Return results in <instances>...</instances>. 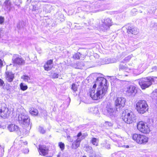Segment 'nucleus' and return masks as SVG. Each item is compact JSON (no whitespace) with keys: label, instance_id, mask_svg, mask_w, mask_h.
<instances>
[{"label":"nucleus","instance_id":"1","mask_svg":"<svg viewBox=\"0 0 157 157\" xmlns=\"http://www.w3.org/2000/svg\"><path fill=\"white\" fill-rule=\"evenodd\" d=\"M108 87L105 78L101 77L98 78L92 88L90 89V97L94 100L102 98L106 93Z\"/></svg>","mask_w":157,"mask_h":157},{"label":"nucleus","instance_id":"2","mask_svg":"<svg viewBox=\"0 0 157 157\" xmlns=\"http://www.w3.org/2000/svg\"><path fill=\"white\" fill-rule=\"evenodd\" d=\"M122 118L126 123L130 124L136 120V115L131 110L125 109L123 111L122 114Z\"/></svg>","mask_w":157,"mask_h":157},{"label":"nucleus","instance_id":"3","mask_svg":"<svg viewBox=\"0 0 157 157\" xmlns=\"http://www.w3.org/2000/svg\"><path fill=\"white\" fill-rule=\"evenodd\" d=\"M136 108L139 113L143 114L148 109V105L145 101L144 100H139L136 103Z\"/></svg>","mask_w":157,"mask_h":157},{"label":"nucleus","instance_id":"4","mask_svg":"<svg viewBox=\"0 0 157 157\" xmlns=\"http://www.w3.org/2000/svg\"><path fill=\"white\" fill-rule=\"evenodd\" d=\"M154 79L153 78L150 77L142 78L139 80V83L141 89L144 90L152 85Z\"/></svg>","mask_w":157,"mask_h":157},{"label":"nucleus","instance_id":"5","mask_svg":"<svg viewBox=\"0 0 157 157\" xmlns=\"http://www.w3.org/2000/svg\"><path fill=\"white\" fill-rule=\"evenodd\" d=\"M137 127L139 131L144 133H148L150 131L149 124L142 121L139 122L137 124Z\"/></svg>","mask_w":157,"mask_h":157},{"label":"nucleus","instance_id":"6","mask_svg":"<svg viewBox=\"0 0 157 157\" xmlns=\"http://www.w3.org/2000/svg\"><path fill=\"white\" fill-rule=\"evenodd\" d=\"M132 139L140 144H145L148 140V138L147 136L137 134H134L132 136Z\"/></svg>","mask_w":157,"mask_h":157},{"label":"nucleus","instance_id":"7","mask_svg":"<svg viewBox=\"0 0 157 157\" xmlns=\"http://www.w3.org/2000/svg\"><path fill=\"white\" fill-rule=\"evenodd\" d=\"M111 20L109 18H105L101 20L102 23L100 24L99 28L103 31H105L108 29L112 25Z\"/></svg>","mask_w":157,"mask_h":157},{"label":"nucleus","instance_id":"8","mask_svg":"<svg viewBox=\"0 0 157 157\" xmlns=\"http://www.w3.org/2000/svg\"><path fill=\"white\" fill-rule=\"evenodd\" d=\"M126 100L123 97H118L115 100V108L117 111H119L124 106Z\"/></svg>","mask_w":157,"mask_h":157},{"label":"nucleus","instance_id":"9","mask_svg":"<svg viewBox=\"0 0 157 157\" xmlns=\"http://www.w3.org/2000/svg\"><path fill=\"white\" fill-rule=\"evenodd\" d=\"M19 123L25 125H29L30 123V119L29 117L25 113L20 114L18 117Z\"/></svg>","mask_w":157,"mask_h":157},{"label":"nucleus","instance_id":"10","mask_svg":"<svg viewBox=\"0 0 157 157\" xmlns=\"http://www.w3.org/2000/svg\"><path fill=\"white\" fill-rule=\"evenodd\" d=\"M12 60L14 63V64L13 65V66H14L15 65H22L25 63V61L18 55H14L12 57Z\"/></svg>","mask_w":157,"mask_h":157},{"label":"nucleus","instance_id":"11","mask_svg":"<svg viewBox=\"0 0 157 157\" xmlns=\"http://www.w3.org/2000/svg\"><path fill=\"white\" fill-rule=\"evenodd\" d=\"M0 113L1 116L4 118H6L9 116L10 111L9 110L5 103L2 104L0 108Z\"/></svg>","mask_w":157,"mask_h":157},{"label":"nucleus","instance_id":"12","mask_svg":"<svg viewBox=\"0 0 157 157\" xmlns=\"http://www.w3.org/2000/svg\"><path fill=\"white\" fill-rule=\"evenodd\" d=\"M127 32L129 34L136 35L138 33L137 28L131 25L128 24L126 25Z\"/></svg>","mask_w":157,"mask_h":157},{"label":"nucleus","instance_id":"13","mask_svg":"<svg viewBox=\"0 0 157 157\" xmlns=\"http://www.w3.org/2000/svg\"><path fill=\"white\" fill-rule=\"evenodd\" d=\"M114 109L113 108L112 104L110 102L107 103L105 109L104 111V114L112 115L114 112Z\"/></svg>","mask_w":157,"mask_h":157},{"label":"nucleus","instance_id":"14","mask_svg":"<svg viewBox=\"0 0 157 157\" xmlns=\"http://www.w3.org/2000/svg\"><path fill=\"white\" fill-rule=\"evenodd\" d=\"M38 149L40 155L45 156L48 154V148L45 145H40Z\"/></svg>","mask_w":157,"mask_h":157},{"label":"nucleus","instance_id":"15","mask_svg":"<svg viewBox=\"0 0 157 157\" xmlns=\"http://www.w3.org/2000/svg\"><path fill=\"white\" fill-rule=\"evenodd\" d=\"M126 92L129 96L134 95V94L137 92V90L134 86L131 85L127 87Z\"/></svg>","mask_w":157,"mask_h":157},{"label":"nucleus","instance_id":"16","mask_svg":"<svg viewBox=\"0 0 157 157\" xmlns=\"http://www.w3.org/2000/svg\"><path fill=\"white\" fill-rule=\"evenodd\" d=\"M8 130L10 132H17L19 130V128L18 126L14 124H11L7 126Z\"/></svg>","mask_w":157,"mask_h":157},{"label":"nucleus","instance_id":"17","mask_svg":"<svg viewBox=\"0 0 157 157\" xmlns=\"http://www.w3.org/2000/svg\"><path fill=\"white\" fill-rule=\"evenodd\" d=\"M53 60L50 59L47 61L44 65V69H52L53 67Z\"/></svg>","mask_w":157,"mask_h":157},{"label":"nucleus","instance_id":"18","mask_svg":"<svg viewBox=\"0 0 157 157\" xmlns=\"http://www.w3.org/2000/svg\"><path fill=\"white\" fill-rule=\"evenodd\" d=\"M6 79L9 82H11L13 80L14 77V74L12 73L6 71Z\"/></svg>","mask_w":157,"mask_h":157},{"label":"nucleus","instance_id":"19","mask_svg":"<svg viewBox=\"0 0 157 157\" xmlns=\"http://www.w3.org/2000/svg\"><path fill=\"white\" fill-rule=\"evenodd\" d=\"M121 140H116L115 141L117 143L118 146L119 147H123L124 148H128L129 146L128 145H124V142L121 140L122 139L121 138H120Z\"/></svg>","mask_w":157,"mask_h":157},{"label":"nucleus","instance_id":"20","mask_svg":"<svg viewBox=\"0 0 157 157\" xmlns=\"http://www.w3.org/2000/svg\"><path fill=\"white\" fill-rule=\"evenodd\" d=\"M116 60L115 59H111L110 58L106 57L103 59V63L105 64L115 62Z\"/></svg>","mask_w":157,"mask_h":157},{"label":"nucleus","instance_id":"21","mask_svg":"<svg viewBox=\"0 0 157 157\" xmlns=\"http://www.w3.org/2000/svg\"><path fill=\"white\" fill-rule=\"evenodd\" d=\"M87 135L86 133L82 134L81 132H79L77 135V139H78L79 141L81 142V140L84 139Z\"/></svg>","mask_w":157,"mask_h":157},{"label":"nucleus","instance_id":"22","mask_svg":"<svg viewBox=\"0 0 157 157\" xmlns=\"http://www.w3.org/2000/svg\"><path fill=\"white\" fill-rule=\"evenodd\" d=\"M80 143V142L79 141L78 139H77L72 143L71 146L72 148L74 149H76L79 146Z\"/></svg>","mask_w":157,"mask_h":157},{"label":"nucleus","instance_id":"23","mask_svg":"<svg viewBox=\"0 0 157 157\" xmlns=\"http://www.w3.org/2000/svg\"><path fill=\"white\" fill-rule=\"evenodd\" d=\"M29 112L32 115L34 116L37 115L38 113V110L33 108H31L29 110Z\"/></svg>","mask_w":157,"mask_h":157},{"label":"nucleus","instance_id":"24","mask_svg":"<svg viewBox=\"0 0 157 157\" xmlns=\"http://www.w3.org/2000/svg\"><path fill=\"white\" fill-rule=\"evenodd\" d=\"M89 112L93 114H97L98 112V108L96 107L90 108L88 109Z\"/></svg>","mask_w":157,"mask_h":157},{"label":"nucleus","instance_id":"25","mask_svg":"<svg viewBox=\"0 0 157 157\" xmlns=\"http://www.w3.org/2000/svg\"><path fill=\"white\" fill-rule=\"evenodd\" d=\"M4 3L7 6V7L9 8V9L14 7V6H13V4L9 0H6L5 2Z\"/></svg>","mask_w":157,"mask_h":157},{"label":"nucleus","instance_id":"26","mask_svg":"<svg viewBox=\"0 0 157 157\" xmlns=\"http://www.w3.org/2000/svg\"><path fill=\"white\" fill-rule=\"evenodd\" d=\"M21 89L23 91L25 90L28 88L27 86L23 83H21L20 85Z\"/></svg>","mask_w":157,"mask_h":157},{"label":"nucleus","instance_id":"27","mask_svg":"<svg viewBox=\"0 0 157 157\" xmlns=\"http://www.w3.org/2000/svg\"><path fill=\"white\" fill-rule=\"evenodd\" d=\"M82 55L79 52H78L74 54L73 56V58L75 59H80V57Z\"/></svg>","mask_w":157,"mask_h":157},{"label":"nucleus","instance_id":"28","mask_svg":"<svg viewBox=\"0 0 157 157\" xmlns=\"http://www.w3.org/2000/svg\"><path fill=\"white\" fill-rule=\"evenodd\" d=\"M21 78L24 80V81L28 82L29 83V81L30 80V78L28 76L26 75H23L21 76Z\"/></svg>","mask_w":157,"mask_h":157},{"label":"nucleus","instance_id":"29","mask_svg":"<svg viewBox=\"0 0 157 157\" xmlns=\"http://www.w3.org/2000/svg\"><path fill=\"white\" fill-rule=\"evenodd\" d=\"M91 142L93 144L95 145L96 146H98V141L96 138H93L91 139Z\"/></svg>","mask_w":157,"mask_h":157},{"label":"nucleus","instance_id":"30","mask_svg":"<svg viewBox=\"0 0 157 157\" xmlns=\"http://www.w3.org/2000/svg\"><path fill=\"white\" fill-rule=\"evenodd\" d=\"M12 2L15 5V6H18L21 3L20 0H13Z\"/></svg>","mask_w":157,"mask_h":157},{"label":"nucleus","instance_id":"31","mask_svg":"<svg viewBox=\"0 0 157 157\" xmlns=\"http://www.w3.org/2000/svg\"><path fill=\"white\" fill-rule=\"evenodd\" d=\"M58 74L57 73H52L49 76L51 78H58Z\"/></svg>","mask_w":157,"mask_h":157},{"label":"nucleus","instance_id":"32","mask_svg":"<svg viewBox=\"0 0 157 157\" xmlns=\"http://www.w3.org/2000/svg\"><path fill=\"white\" fill-rule=\"evenodd\" d=\"M39 7L40 6V3H37V4L36 5H33V11H36L37 10H38L39 9Z\"/></svg>","mask_w":157,"mask_h":157},{"label":"nucleus","instance_id":"33","mask_svg":"<svg viewBox=\"0 0 157 157\" xmlns=\"http://www.w3.org/2000/svg\"><path fill=\"white\" fill-rule=\"evenodd\" d=\"M151 96L152 99H156L157 98V92H153L151 94Z\"/></svg>","mask_w":157,"mask_h":157},{"label":"nucleus","instance_id":"34","mask_svg":"<svg viewBox=\"0 0 157 157\" xmlns=\"http://www.w3.org/2000/svg\"><path fill=\"white\" fill-rule=\"evenodd\" d=\"M132 55H130L128 56L125 57L124 59V61L126 62H128L129 61V60L131 59V58L132 57Z\"/></svg>","mask_w":157,"mask_h":157},{"label":"nucleus","instance_id":"35","mask_svg":"<svg viewBox=\"0 0 157 157\" xmlns=\"http://www.w3.org/2000/svg\"><path fill=\"white\" fill-rule=\"evenodd\" d=\"M38 129L39 131L41 133L44 134L45 132V130L44 129V128L42 127L39 126Z\"/></svg>","mask_w":157,"mask_h":157},{"label":"nucleus","instance_id":"36","mask_svg":"<svg viewBox=\"0 0 157 157\" xmlns=\"http://www.w3.org/2000/svg\"><path fill=\"white\" fill-rule=\"evenodd\" d=\"M59 145L61 150H63L64 149L65 145L64 143L62 142H59Z\"/></svg>","mask_w":157,"mask_h":157},{"label":"nucleus","instance_id":"37","mask_svg":"<svg viewBox=\"0 0 157 157\" xmlns=\"http://www.w3.org/2000/svg\"><path fill=\"white\" fill-rule=\"evenodd\" d=\"M134 73L136 75H138L142 73V71H140L139 69H134Z\"/></svg>","mask_w":157,"mask_h":157},{"label":"nucleus","instance_id":"38","mask_svg":"<svg viewBox=\"0 0 157 157\" xmlns=\"http://www.w3.org/2000/svg\"><path fill=\"white\" fill-rule=\"evenodd\" d=\"M77 86L75 84H73L72 85L71 89L74 92H75L77 90Z\"/></svg>","mask_w":157,"mask_h":157},{"label":"nucleus","instance_id":"39","mask_svg":"<svg viewBox=\"0 0 157 157\" xmlns=\"http://www.w3.org/2000/svg\"><path fill=\"white\" fill-rule=\"evenodd\" d=\"M112 125L111 123L109 122H105V126L106 127L111 126Z\"/></svg>","mask_w":157,"mask_h":157},{"label":"nucleus","instance_id":"40","mask_svg":"<svg viewBox=\"0 0 157 157\" xmlns=\"http://www.w3.org/2000/svg\"><path fill=\"white\" fill-rule=\"evenodd\" d=\"M123 62H121V63L120 64V69H126V67L125 65H124L123 64H122V63L123 64Z\"/></svg>","mask_w":157,"mask_h":157},{"label":"nucleus","instance_id":"41","mask_svg":"<svg viewBox=\"0 0 157 157\" xmlns=\"http://www.w3.org/2000/svg\"><path fill=\"white\" fill-rule=\"evenodd\" d=\"M5 85V84L3 80L0 78V86H3Z\"/></svg>","mask_w":157,"mask_h":157},{"label":"nucleus","instance_id":"42","mask_svg":"<svg viewBox=\"0 0 157 157\" xmlns=\"http://www.w3.org/2000/svg\"><path fill=\"white\" fill-rule=\"evenodd\" d=\"M85 65L84 63L83 62H80L79 63L77 64L78 66H79L81 67Z\"/></svg>","mask_w":157,"mask_h":157},{"label":"nucleus","instance_id":"43","mask_svg":"<svg viewBox=\"0 0 157 157\" xmlns=\"http://www.w3.org/2000/svg\"><path fill=\"white\" fill-rule=\"evenodd\" d=\"M4 20V18L2 16H0V24H2L3 23Z\"/></svg>","mask_w":157,"mask_h":157},{"label":"nucleus","instance_id":"44","mask_svg":"<svg viewBox=\"0 0 157 157\" xmlns=\"http://www.w3.org/2000/svg\"><path fill=\"white\" fill-rule=\"evenodd\" d=\"M90 157H98V155L95 153H92L90 155Z\"/></svg>","mask_w":157,"mask_h":157},{"label":"nucleus","instance_id":"45","mask_svg":"<svg viewBox=\"0 0 157 157\" xmlns=\"http://www.w3.org/2000/svg\"><path fill=\"white\" fill-rule=\"evenodd\" d=\"M103 146L108 149H109L110 148V145L108 144H107V143L106 144L104 145Z\"/></svg>","mask_w":157,"mask_h":157},{"label":"nucleus","instance_id":"46","mask_svg":"<svg viewBox=\"0 0 157 157\" xmlns=\"http://www.w3.org/2000/svg\"><path fill=\"white\" fill-rule=\"evenodd\" d=\"M23 152L25 153H28L29 152V150L28 148H25L23 150Z\"/></svg>","mask_w":157,"mask_h":157},{"label":"nucleus","instance_id":"47","mask_svg":"<svg viewBox=\"0 0 157 157\" xmlns=\"http://www.w3.org/2000/svg\"><path fill=\"white\" fill-rule=\"evenodd\" d=\"M3 66V63L2 61L0 59V68H1Z\"/></svg>","mask_w":157,"mask_h":157},{"label":"nucleus","instance_id":"48","mask_svg":"<svg viewBox=\"0 0 157 157\" xmlns=\"http://www.w3.org/2000/svg\"><path fill=\"white\" fill-rule=\"evenodd\" d=\"M22 144H24V145H26L27 144V142H25L23 143H21Z\"/></svg>","mask_w":157,"mask_h":157},{"label":"nucleus","instance_id":"49","mask_svg":"<svg viewBox=\"0 0 157 157\" xmlns=\"http://www.w3.org/2000/svg\"><path fill=\"white\" fill-rule=\"evenodd\" d=\"M45 8H46V9H48L49 8V6H47L45 7Z\"/></svg>","mask_w":157,"mask_h":157},{"label":"nucleus","instance_id":"50","mask_svg":"<svg viewBox=\"0 0 157 157\" xmlns=\"http://www.w3.org/2000/svg\"><path fill=\"white\" fill-rule=\"evenodd\" d=\"M28 2H30L31 0H27Z\"/></svg>","mask_w":157,"mask_h":157},{"label":"nucleus","instance_id":"51","mask_svg":"<svg viewBox=\"0 0 157 157\" xmlns=\"http://www.w3.org/2000/svg\"><path fill=\"white\" fill-rule=\"evenodd\" d=\"M45 11L47 13H48V12H49V10H48V11H46V10H45Z\"/></svg>","mask_w":157,"mask_h":157},{"label":"nucleus","instance_id":"52","mask_svg":"<svg viewBox=\"0 0 157 157\" xmlns=\"http://www.w3.org/2000/svg\"><path fill=\"white\" fill-rule=\"evenodd\" d=\"M155 69H157V66H155Z\"/></svg>","mask_w":157,"mask_h":157},{"label":"nucleus","instance_id":"53","mask_svg":"<svg viewBox=\"0 0 157 157\" xmlns=\"http://www.w3.org/2000/svg\"><path fill=\"white\" fill-rule=\"evenodd\" d=\"M133 10H134L135 11H136V9H134Z\"/></svg>","mask_w":157,"mask_h":157},{"label":"nucleus","instance_id":"54","mask_svg":"<svg viewBox=\"0 0 157 157\" xmlns=\"http://www.w3.org/2000/svg\"><path fill=\"white\" fill-rule=\"evenodd\" d=\"M52 156H49L48 157H51Z\"/></svg>","mask_w":157,"mask_h":157},{"label":"nucleus","instance_id":"55","mask_svg":"<svg viewBox=\"0 0 157 157\" xmlns=\"http://www.w3.org/2000/svg\"><path fill=\"white\" fill-rule=\"evenodd\" d=\"M83 157H86V156H83Z\"/></svg>","mask_w":157,"mask_h":157},{"label":"nucleus","instance_id":"56","mask_svg":"<svg viewBox=\"0 0 157 157\" xmlns=\"http://www.w3.org/2000/svg\"><path fill=\"white\" fill-rule=\"evenodd\" d=\"M12 65V64H10V66H11V65Z\"/></svg>","mask_w":157,"mask_h":157},{"label":"nucleus","instance_id":"57","mask_svg":"<svg viewBox=\"0 0 157 157\" xmlns=\"http://www.w3.org/2000/svg\"><path fill=\"white\" fill-rule=\"evenodd\" d=\"M45 70H47V71H48V69H45Z\"/></svg>","mask_w":157,"mask_h":157},{"label":"nucleus","instance_id":"58","mask_svg":"<svg viewBox=\"0 0 157 157\" xmlns=\"http://www.w3.org/2000/svg\"><path fill=\"white\" fill-rule=\"evenodd\" d=\"M2 155H1V156H0V157H2Z\"/></svg>","mask_w":157,"mask_h":157},{"label":"nucleus","instance_id":"59","mask_svg":"<svg viewBox=\"0 0 157 157\" xmlns=\"http://www.w3.org/2000/svg\"><path fill=\"white\" fill-rule=\"evenodd\" d=\"M156 25H157V23H156Z\"/></svg>","mask_w":157,"mask_h":157},{"label":"nucleus","instance_id":"60","mask_svg":"<svg viewBox=\"0 0 157 157\" xmlns=\"http://www.w3.org/2000/svg\"><path fill=\"white\" fill-rule=\"evenodd\" d=\"M156 25H157V23H156Z\"/></svg>","mask_w":157,"mask_h":157},{"label":"nucleus","instance_id":"61","mask_svg":"<svg viewBox=\"0 0 157 157\" xmlns=\"http://www.w3.org/2000/svg\"><path fill=\"white\" fill-rule=\"evenodd\" d=\"M156 25H157V23H156Z\"/></svg>","mask_w":157,"mask_h":157}]
</instances>
